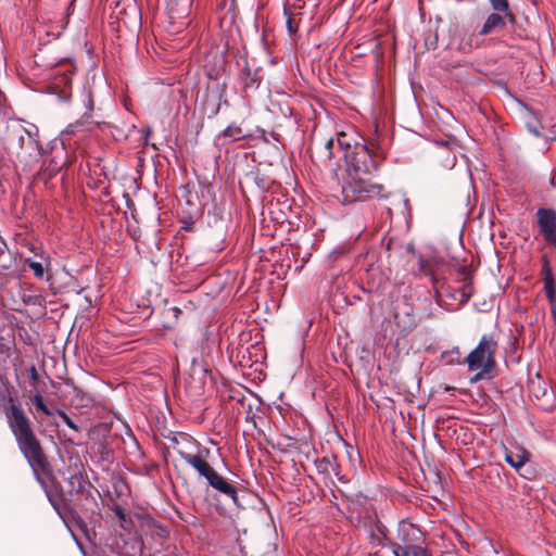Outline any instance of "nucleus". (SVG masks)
Here are the masks:
<instances>
[{
	"instance_id": "nucleus-3",
	"label": "nucleus",
	"mask_w": 556,
	"mask_h": 556,
	"mask_svg": "<svg viewBox=\"0 0 556 556\" xmlns=\"http://www.w3.org/2000/svg\"><path fill=\"white\" fill-rule=\"evenodd\" d=\"M179 456L191 466L199 476L206 479L207 483L220 493L232 498L237 503V490L228 483L215 469L207 463L210 454L207 448L199 450L195 454L178 451Z\"/></svg>"
},
{
	"instance_id": "nucleus-8",
	"label": "nucleus",
	"mask_w": 556,
	"mask_h": 556,
	"mask_svg": "<svg viewBox=\"0 0 556 556\" xmlns=\"http://www.w3.org/2000/svg\"><path fill=\"white\" fill-rule=\"evenodd\" d=\"M21 128V134L18 136L21 148H26L28 150H37L39 148L37 127L35 125H29L28 128Z\"/></svg>"
},
{
	"instance_id": "nucleus-10",
	"label": "nucleus",
	"mask_w": 556,
	"mask_h": 556,
	"mask_svg": "<svg viewBox=\"0 0 556 556\" xmlns=\"http://www.w3.org/2000/svg\"><path fill=\"white\" fill-rule=\"evenodd\" d=\"M439 161L443 168L452 169L455 166L456 156L446 147H443Z\"/></svg>"
},
{
	"instance_id": "nucleus-21",
	"label": "nucleus",
	"mask_w": 556,
	"mask_h": 556,
	"mask_svg": "<svg viewBox=\"0 0 556 556\" xmlns=\"http://www.w3.org/2000/svg\"><path fill=\"white\" fill-rule=\"evenodd\" d=\"M59 415L63 419V421L65 422L66 426H68L70 428H72L74 430H77V426L73 422V420L64 412H60Z\"/></svg>"
},
{
	"instance_id": "nucleus-18",
	"label": "nucleus",
	"mask_w": 556,
	"mask_h": 556,
	"mask_svg": "<svg viewBox=\"0 0 556 556\" xmlns=\"http://www.w3.org/2000/svg\"><path fill=\"white\" fill-rule=\"evenodd\" d=\"M11 345L0 339V362H7L10 357Z\"/></svg>"
},
{
	"instance_id": "nucleus-20",
	"label": "nucleus",
	"mask_w": 556,
	"mask_h": 556,
	"mask_svg": "<svg viewBox=\"0 0 556 556\" xmlns=\"http://www.w3.org/2000/svg\"><path fill=\"white\" fill-rule=\"evenodd\" d=\"M542 273L544 274V278H554L549 263L545 257L543 260Z\"/></svg>"
},
{
	"instance_id": "nucleus-9",
	"label": "nucleus",
	"mask_w": 556,
	"mask_h": 556,
	"mask_svg": "<svg viewBox=\"0 0 556 556\" xmlns=\"http://www.w3.org/2000/svg\"><path fill=\"white\" fill-rule=\"evenodd\" d=\"M504 27H505L504 17L497 13H492L488 16L486 21L484 22L480 34L486 35L494 29L504 28Z\"/></svg>"
},
{
	"instance_id": "nucleus-17",
	"label": "nucleus",
	"mask_w": 556,
	"mask_h": 556,
	"mask_svg": "<svg viewBox=\"0 0 556 556\" xmlns=\"http://www.w3.org/2000/svg\"><path fill=\"white\" fill-rule=\"evenodd\" d=\"M33 402L34 404L40 409L42 410V413L47 416H50L52 415V412L47 407V405L45 404L43 402V399L40 394H37L33 397Z\"/></svg>"
},
{
	"instance_id": "nucleus-4",
	"label": "nucleus",
	"mask_w": 556,
	"mask_h": 556,
	"mask_svg": "<svg viewBox=\"0 0 556 556\" xmlns=\"http://www.w3.org/2000/svg\"><path fill=\"white\" fill-rule=\"evenodd\" d=\"M497 341L491 334H484L478 345L465 358L468 369L475 372L471 381L476 382L489 378L495 366V352Z\"/></svg>"
},
{
	"instance_id": "nucleus-19",
	"label": "nucleus",
	"mask_w": 556,
	"mask_h": 556,
	"mask_svg": "<svg viewBox=\"0 0 556 556\" xmlns=\"http://www.w3.org/2000/svg\"><path fill=\"white\" fill-rule=\"evenodd\" d=\"M83 127V124L80 122H76L74 124H70L63 134L65 135H73L75 134L76 131H78L80 128Z\"/></svg>"
},
{
	"instance_id": "nucleus-22",
	"label": "nucleus",
	"mask_w": 556,
	"mask_h": 556,
	"mask_svg": "<svg viewBox=\"0 0 556 556\" xmlns=\"http://www.w3.org/2000/svg\"><path fill=\"white\" fill-rule=\"evenodd\" d=\"M117 515L121 519H124V514L121 510L117 511Z\"/></svg>"
},
{
	"instance_id": "nucleus-6",
	"label": "nucleus",
	"mask_w": 556,
	"mask_h": 556,
	"mask_svg": "<svg viewBox=\"0 0 556 556\" xmlns=\"http://www.w3.org/2000/svg\"><path fill=\"white\" fill-rule=\"evenodd\" d=\"M538 226L544 240L556 248V212L552 208H539Z\"/></svg>"
},
{
	"instance_id": "nucleus-14",
	"label": "nucleus",
	"mask_w": 556,
	"mask_h": 556,
	"mask_svg": "<svg viewBox=\"0 0 556 556\" xmlns=\"http://www.w3.org/2000/svg\"><path fill=\"white\" fill-rule=\"evenodd\" d=\"M544 291L547 299L552 302L555 299V282L554 278H544Z\"/></svg>"
},
{
	"instance_id": "nucleus-12",
	"label": "nucleus",
	"mask_w": 556,
	"mask_h": 556,
	"mask_svg": "<svg viewBox=\"0 0 556 556\" xmlns=\"http://www.w3.org/2000/svg\"><path fill=\"white\" fill-rule=\"evenodd\" d=\"M493 10L497 12H505V15L513 22L514 15L508 11L507 0H490Z\"/></svg>"
},
{
	"instance_id": "nucleus-15",
	"label": "nucleus",
	"mask_w": 556,
	"mask_h": 556,
	"mask_svg": "<svg viewBox=\"0 0 556 556\" xmlns=\"http://www.w3.org/2000/svg\"><path fill=\"white\" fill-rule=\"evenodd\" d=\"M27 264L37 278H43L45 268L40 262L27 260Z\"/></svg>"
},
{
	"instance_id": "nucleus-2",
	"label": "nucleus",
	"mask_w": 556,
	"mask_h": 556,
	"mask_svg": "<svg viewBox=\"0 0 556 556\" xmlns=\"http://www.w3.org/2000/svg\"><path fill=\"white\" fill-rule=\"evenodd\" d=\"M5 415L21 452L26 457L37 479L40 481L39 475L46 471L47 462L40 444L30 428L29 419L26 417L22 407L15 404H12L7 409Z\"/></svg>"
},
{
	"instance_id": "nucleus-1",
	"label": "nucleus",
	"mask_w": 556,
	"mask_h": 556,
	"mask_svg": "<svg viewBox=\"0 0 556 556\" xmlns=\"http://www.w3.org/2000/svg\"><path fill=\"white\" fill-rule=\"evenodd\" d=\"M348 179L342 187L344 202L366 200L379 197L382 187L371 182V175L377 170L374 161L364 140H357L353 144V152L345 154Z\"/></svg>"
},
{
	"instance_id": "nucleus-13",
	"label": "nucleus",
	"mask_w": 556,
	"mask_h": 556,
	"mask_svg": "<svg viewBox=\"0 0 556 556\" xmlns=\"http://www.w3.org/2000/svg\"><path fill=\"white\" fill-rule=\"evenodd\" d=\"M224 136L230 137L233 140H239L244 137L242 129L239 126L230 125L224 131Z\"/></svg>"
},
{
	"instance_id": "nucleus-16",
	"label": "nucleus",
	"mask_w": 556,
	"mask_h": 556,
	"mask_svg": "<svg viewBox=\"0 0 556 556\" xmlns=\"http://www.w3.org/2000/svg\"><path fill=\"white\" fill-rule=\"evenodd\" d=\"M333 146H334V140L331 138V139H328L326 142H325V146L321 150V156L326 160H331L332 156H333V152H332V149H333Z\"/></svg>"
},
{
	"instance_id": "nucleus-7",
	"label": "nucleus",
	"mask_w": 556,
	"mask_h": 556,
	"mask_svg": "<svg viewBox=\"0 0 556 556\" xmlns=\"http://www.w3.org/2000/svg\"><path fill=\"white\" fill-rule=\"evenodd\" d=\"M529 452L521 446L507 448L505 452V460L515 469L519 470L528 460Z\"/></svg>"
},
{
	"instance_id": "nucleus-11",
	"label": "nucleus",
	"mask_w": 556,
	"mask_h": 556,
	"mask_svg": "<svg viewBox=\"0 0 556 556\" xmlns=\"http://www.w3.org/2000/svg\"><path fill=\"white\" fill-rule=\"evenodd\" d=\"M338 147L343 151V155L353 152V146L346 132H340L337 138Z\"/></svg>"
},
{
	"instance_id": "nucleus-5",
	"label": "nucleus",
	"mask_w": 556,
	"mask_h": 556,
	"mask_svg": "<svg viewBox=\"0 0 556 556\" xmlns=\"http://www.w3.org/2000/svg\"><path fill=\"white\" fill-rule=\"evenodd\" d=\"M417 529L407 522H401L397 530V539L402 544H396L393 548L395 556H426L425 549L419 545L408 544L407 535L416 532Z\"/></svg>"
}]
</instances>
